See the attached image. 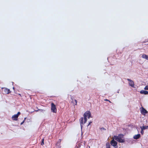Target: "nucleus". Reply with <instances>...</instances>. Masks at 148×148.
<instances>
[{"label":"nucleus","mask_w":148,"mask_h":148,"mask_svg":"<svg viewBox=\"0 0 148 148\" xmlns=\"http://www.w3.org/2000/svg\"><path fill=\"white\" fill-rule=\"evenodd\" d=\"M51 111L53 112L56 113L57 112V109L56 106L53 103H51Z\"/></svg>","instance_id":"nucleus-1"},{"label":"nucleus","mask_w":148,"mask_h":148,"mask_svg":"<svg viewBox=\"0 0 148 148\" xmlns=\"http://www.w3.org/2000/svg\"><path fill=\"white\" fill-rule=\"evenodd\" d=\"M83 116L86 117H88V119L90 117H92L91 113L89 111H87L85 112L83 115Z\"/></svg>","instance_id":"nucleus-2"},{"label":"nucleus","mask_w":148,"mask_h":148,"mask_svg":"<svg viewBox=\"0 0 148 148\" xmlns=\"http://www.w3.org/2000/svg\"><path fill=\"white\" fill-rule=\"evenodd\" d=\"M113 139H114V140L115 139L118 142L121 143H123L125 141L124 140H120V139H119L118 136H113Z\"/></svg>","instance_id":"nucleus-3"},{"label":"nucleus","mask_w":148,"mask_h":148,"mask_svg":"<svg viewBox=\"0 0 148 148\" xmlns=\"http://www.w3.org/2000/svg\"><path fill=\"white\" fill-rule=\"evenodd\" d=\"M111 145L114 147L115 148H116V146L117 144V142L115 141L114 140L112 139L110 142Z\"/></svg>","instance_id":"nucleus-4"},{"label":"nucleus","mask_w":148,"mask_h":148,"mask_svg":"<svg viewBox=\"0 0 148 148\" xmlns=\"http://www.w3.org/2000/svg\"><path fill=\"white\" fill-rule=\"evenodd\" d=\"M127 80L129 81V85L131 87L134 88V82L132 80L129 79H127Z\"/></svg>","instance_id":"nucleus-5"},{"label":"nucleus","mask_w":148,"mask_h":148,"mask_svg":"<svg viewBox=\"0 0 148 148\" xmlns=\"http://www.w3.org/2000/svg\"><path fill=\"white\" fill-rule=\"evenodd\" d=\"M140 112L142 115L144 116L148 112L147 110L143 107H142V109Z\"/></svg>","instance_id":"nucleus-6"},{"label":"nucleus","mask_w":148,"mask_h":148,"mask_svg":"<svg viewBox=\"0 0 148 148\" xmlns=\"http://www.w3.org/2000/svg\"><path fill=\"white\" fill-rule=\"evenodd\" d=\"M3 90L6 94H9L10 92V90L7 88H3Z\"/></svg>","instance_id":"nucleus-7"},{"label":"nucleus","mask_w":148,"mask_h":148,"mask_svg":"<svg viewBox=\"0 0 148 148\" xmlns=\"http://www.w3.org/2000/svg\"><path fill=\"white\" fill-rule=\"evenodd\" d=\"M83 118L82 117L80 119H79V122H80V125L81 130H82V127H83V126L82 125L83 124Z\"/></svg>","instance_id":"nucleus-8"},{"label":"nucleus","mask_w":148,"mask_h":148,"mask_svg":"<svg viewBox=\"0 0 148 148\" xmlns=\"http://www.w3.org/2000/svg\"><path fill=\"white\" fill-rule=\"evenodd\" d=\"M140 93L145 95H148V91L146 90H142L140 91Z\"/></svg>","instance_id":"nucleus-9"},{"label":"nucleus","mask_w":148,"mask_h":148,"mask_svg":"<svg viewBox=\"0 0 148 148\" xmlns=\"http://www.w3.org/2000/svg\"><path fill=\"white\" fill-rule=\"evenodd\" d=\"M140 137V134H138L135 135L133 137V138L135 139H138Z\"/></svg>","instance_id":"nucleus-10"},{"label":"nucleus","mask_w":148,"mask_h":148,"mask_svg":"<svg viewBox=\"0 0 148 148\" xmlns=\"http://www.w3.org/2000/svg\"><path fill=\"white\" fill-rule=\"evenodd\" d=\"M18 117L16 115L14 114L12 116V119L13 120L16 121L17 120Z\"/></svg>","instance_id":"nucleus-11"},{"label":"nucleus","mask_w":148,"mask_h":148,"mask_svg":"<svg viewBox=\"0 0 148 148\" xmlns=\"http://www.w3.org/2000/svg\"><path fill=\"white\" fill-rule=\"evenodd\" d=\"M142 57L144 59H145L147 60H148V56L145 54H143L142 56Z\"/></svg>","instance_id":"nucleus-12"},{"label":"nucleus","mask_w":148,"mask_h":148,"mask_svg":"<svg viewBox=\"0 0 148 148\" xmlns=\"http://www.w3.org/2000/svg\"><path fill=\"white\" fill-rule=\"evenodd\" d=\"M59 140H60V141H59L56 144V145L57 147H58L59 148H60L61 146H60V142H61V140L59 139Z\"/></svg>","instance_id":"nucleus-13"},{"label":"nucleus","mask_w":148,"mask_h":148,"mask_svg":"<svg viewBox=\"0 0 148 148\" xmlns=\"http://www.w3.org/2000/svg\"><path fill=\"white\" fill-rule=\"evenodd\" d=\"M38 111H40L41 112H44L45 111V110H44L41 109H38L37 110H35L33 111H32L31 112H31V113H32L33 112H34V111H36V112H38Z\"/></svg>","instance_id":"nucleus-14"},{"label":"nucleus","mask_w":148,"mask_h":148,"mask_svg":"<svg viewBox=\"0 0 148 148\" xmlns=\"http://www.w3.org/2000/svg\"><path fill=\"white\" fill-rule=\"evenodd\" d=\"M118 137L119 139L120 140H124L123 139H122L121 138H123V135L122 134H121L118 135Z\"/></svg>","instance_id":"nucleus-15"},{"label":"nucleus","mask_w":148,"mask_h":148,"mask_svg":"<svg viewBox=\"0 0 148 148\" xmlns=\"http://www.w3.org/2000/svg\"><path fill=\"white\" fill-rule=\"evenodd\" d=\"M140 127L141 129H142L143 130H144L146 129H148V126H143L142 127L140 126Z\"/></svg>","instance_id":"nucleus-16"},{"label":"nucleus","mask_w":148,"mask_h":148,"mask_svg":"<svg viewBox=\"0 0 148 148\" xmlns=\"http://www.w3.org/2000/svg\"><path fill=\"white\" fill-rule=\"evenodd\" d=\"M106 148H110V145L109 143H106Z\"/></svg>","instance_id":"nucleus-17"},{"label":"nucleus","mask_w":148,"mask_h":148,"mask_svg":"<svg viewBox=\"0 0 148 148\" xmlns=\"http://www.w3.org/2000/svg\"><path fill=\"white\" fill-rule=\"evenodd\" d=\"M84 123H85L87 121V118L86 117L84 116Z\"/></svg>","instance_id":"nucleus-18"},{"label":"nucleus","mask_w":148,"mask_h":148,"mask_svg":"<svg viewBox=\"0 0 148 148\" xmlns=\"http://www.w3.org/2000/svg\"><path fill=\"white\" fill-rule=\"evenodd\" d=\"M44 138H43L42 139L41 142V145H42L44 144Z\"/></svg>","instance_id":"nucleus-19"},{"label":"nucleus","mask_w":148,"mask_h":148,"mask_svg":"<svg viewBox=\"0 0 148 148\" xmlns=\"http://www.w3.org/2000/svg\"><path fill=\"white\" fill-rule=\"evenodd\" d=\"M20 114V112H18L16 114H15V115H16L18 117L19 115Z\"/></svg>","instance_id":"nucleus-20"},{"label":"nucleus","mask_w":148,"mask_h":148,"mask_svg":"<svg viewBox=\"0 0 148 148\" xmlns=\"http://www.w3.org/2000/svg\"><path fill=\"white\" fill-rule=\"evenodd\" d=\"M144 89L145 90H148V86H145V88H144Z\"/></svg>","instance_id":"nucleus-21"},{"label":"nucleus","mask_w":148,"mask_h":148,"mask_svg":"<svg viewBox=\"0 0 148 148\" xmlns=\"http://www.w3.org/2000/svg\"><path fill=\"white\" fill-rule=\"evenodd\" d=\"M100 130L101 131H102V130H106V129L105 128L103 127L101 128H100Z\"/></svg>","instance_id":"nucleus-22"},{"label":"nucleus","mask_w":148,"mask_h":148,"mask_svg":"<svg viewBox=\"0 0 148 148\" xmlns=\"http://www.w3.org/2000/svg\"><path fill=\"white\" fill-rule=\"evenodd\" d=\"M142 129H141V133L143 135L144 134V131Z\"/></svg>","instance_id":"nucleus-23"},{"label":"nucleus","mask_w":148,"mask_h":148,"mask_svg":"<svg viewBox=\"0 0 148 148\" xmlns=\"http://www.w3.org/2000/svg\"><path fill=\"white\" fill-rule=\"evenodd\" d=\"M26 119V118H24V120L21 123V125H22L24 123V122L25 120Z\"/></svg>","instance_id":"nucleus-24"},{"label":"nucleus","mask_w":148,"mask_h":148,"mask_svg":"<svg viewBox=\"0 0 148 148\" xmlns=\"http://www.w3.org/2000/svg\"><path fill=\"white\" fill-rule=\"evenodd\" d=\"M148 41V40L147 39V40H145V41H143L142 42V43H145V42H147Z\"/></svg>","instance_id":"nucleus-25"},{"label":"nucleus","mask_w":148,"mask_h":148,"mask_svg":"<svg viewBox=\"0 0 148 148\" xmlns=\"http://www.w3.org/2000/svg\"><path fill=\"white\" fill-rule=\"evenodd\" d=\"M92 123V121H90V122H89L88 124V125H87V126L88 127V126H89L90 125L91 123Z\"/></svg>","instance_id":"nucleus-26"},{"label":"nucleus","mask_w":148,"mask_h":148,"mask_svg":"<svg viewBox=\"0 0 148 148\" xmlns=\"http://www.w3.org/2000/svg\"><path fill=\"white\" fill-rule=\"evenodd\" d=\"M74 101L75 102V105H77V100L75 99H74Z\"/></svg>","instance_id":"nucleus-27"},{"label":"nucleus","mask_w":148,"mask_h":148,"mask_svg":"<svg viewBox=\"0 0 148 148\" xmlns=\"http://www.w3.org/2000/svg\"><path fill=\"white\" fill-rule=\"evenodd\" d=\"M76 147H77V148H79L80 147V145L79 146L78 145V146H77V145Z\"/></svg>","instance_id":"nucleus-28"},{"label":"nucleus","mask_w":148,"mask_h":148,"mask_svg":"<svg viewBox=\"0 0 148 148\" xmlns=\"http://www.w3.org/2000/svg\"><path fill=\"white\" fill-rule=\"evenodd\" d=\"M105 100L107 101H109L110 102V101L108 99H106Z\"/></svg>","instance_id":"nucleus-29"},{"label":"nucleus","mask_w":148,"mask_h":148,"mask_svg":"<svg viewBox=\"0 0 148 148\" xmlns=\"http://www.w3.org/2000/svg\"><path fill=\"white\" fill-rule=\"evenodd\" d=\"M74 97H71V99H72V100H73V99H74Z\"/></svg>","instance_id":"nucleus-30"},{"label":"nucleus","mask_w":148,"mask_h":148,"mask_svg":"<svg viewBox=\"0 0 148 148\" xmlns=\"http://www.w3.org/2000/svg\"><path fill=\"white\" fill-rule=\"evenodd\" d=\"M120 90H118V92H117V93H119V91Z\"/></svg>","instance_id":"nucleus-31"},{"label":"nucleus","mask_w":148,"mask_h":148,"mask_svg":"<svg viewBox=\"0 0 148 148\" xmlns=\"http://www.w3.org/2000/svg\"><path fill=\"white\" fill-rule=\"evenodd\" d=\"M18 95H19L21 97V95L20 94H18Z\"/></svg>","instance_id":"nucleus-32"},{"label":"nucleus","mask_w":148,"mask_h":148,"mask_svg":"<svg viewBox=\"0 0 148 148\" xmlns=\"http://www.w3.org/2000/svg\"><path fill=\"white\" fill-rule=\"evenodd\" d=\"M13 89H14V87H13Z\"/></svg>","instance_id":"nucleus-33"}]
</instances>
